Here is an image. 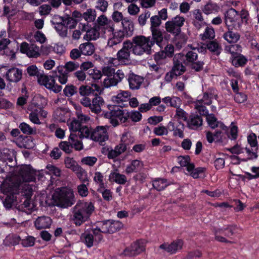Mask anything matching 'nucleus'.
Wrapping results in <instances>:
<instances>
[{
  "label": "nucleus",
  "instance_id": "f257e3e1",
  "mask_svg": "<svg viewBox=\"0 0 259 259\" xmlns=\"http://www.w3.org/2000/svg\"><path fill=\"white\" fill-rule=\"evenodd\" d=\"M75 202L73 191L67 187H61L57 189L52 198L47 197L45 204L40 202V205L45 207H54L57 206L62 208L71 206Z\"/></svg>",
  "mask_w": 259,
  "mask_h": 259
},
{
  "label": "nucleus",
  "instance_id": "f03ea898",
  "mask_svg": "<svg viewBox=\"0 0 259 259\" xmlns=\"http://www.w3.org/2000/svg\"><path fill=\"white\" fill-rule=\"evenodd\" d=\"M108 109L110 111L105 114V116L110 119V122L114 127L119 124V120L121 123H125L128 119L134 122L141 120L142 114L138 111L133 110L129 112L127 110L121 109L117 105H109Z\"/></svg>",
  "mask_w": 259,
  "mask_h": 259
},
{
  "label": "nucleus",
  "instance_id": "7ed1b4c3",
  "mask_svg": "<svg viewBox=\"0 0 259 259\" xmlns=\"http://www.w3.org/2000/svg\"><path fill=\"white\" fill-rule=\"evenodd\" d=\"M249 17V13L245 9L239 12L230 8L225 13V23L228 30H239L243 24L248 23Z\"/></svg>",
  "mask_w": 259,
  "mask_h": 259
},
{
  "label": "nucleus",
  "instance_id": "20e7f679",
  "mask_svg": "<svg viewBox=\"0 0 259 259\" xmlns=\"http://www.w3.org/2000/svg\"><path fill=\"white\" fill-rule=\"evenodd\" d=\"M59 147L66 154H70L73 149L76 151H80L83 148L81 141L78 139L76 134L70 133L68 137V141H61L59 144Z\"/></svg>",
  "mask_w": 259,
  "mask_h": 259
},
{
  "label": "nucleus",
  "instance_id": "39448f33",
  "mask_svg": "<svg viewBox=\"0 0 259 259\" xmlns=\"http://www.w3.org/2000/svg\"><path fill=\"white\" fill-rule=\"evenodd\" d=\"M146 244V241L145 240H138L125 248L120 255L127 256L138 255L145 250Z\"/></svg>",
  "mask_w": 259,
  "mask_h": 259
},
{
  "label": "nucleus",
  "instance_id": "423d86ee",
  "mask_svg": "<svg viewBox=\"0 0 259 259\" xmlns=\"http://www.w3.org/2000/svg\"><path fill=\"white\" fill-rule=\"evenodd\" d=\"M102 230L103 233L111 234L119 231L123 226L122 223L118 221L112 220L98 222Z\"/></svg>",
  "mask_w": 259,
  "mask_h": 259
},
{
  "label": "nucleus",
  "instance_id": "0eeeda50",
  "mask_svg": "<svg viewBox=\"0 0 259 259\" xmlns=\"http://www.w3.org/2000/svg\"><path fill=\"white\" fill-rule=\"evenodd\" d=\"M185 19L183 17L177 16L171 21L166 22L165 27L166 31L174 36L181 32V27L184 25Z\"/></svg>",
  "mask_w": 259,
  "mask_h": 259
},
{
  "label": "nucleus",
  "instance_id": "6e6552de",
  "mask_svg": "<svg viewBox=\"0 0 259 259\" xmlns=\"http://www.w3.org/2000/svg\"><path fill=\"white\" fill-rule=\"evenodd\" d=\"M18 174L24 182H34L36 171L30 165H23L18 170Z\"/></svg>",
  "mask_w": 259,
  "mask_h": 259
},
{
  "label": "nucleus",
  "instance_id": "1a4fd4ad",
  "mask_svg": "<svg viewBox=\"0 0 259 259\" xmlns=\"http://www.w3.org/2000/svg\"><path fill=\"white\" fill-rule=\"evenodd\" d=\"M80 28L83 31H86V34L84 36V38L88 41L91 40H96L100 36V31H101L99 28L95 25L93 27H91L88 24L85 23H80Z\"/></svg>",
  "mask_w": 259,
  "mask_h": 259
},
{
  "label": "nucleus",
  "instance_id": "9d476101",
  "mask_svg": "<svg viewBox=\"0 0 259 259\" xmlns=\"http://www.w3.org/2000/svg\"><path fill=\"white\" fill-rule=\"evenodd\" d=\"M91 139L99 142H105L108 139L107 129L103 126H98L92 132Z\"/></svg>",
  "mask_w": 259,
  "mask_h": 259
},
{
  "label": "nucleus",
  "instance_id": "9b49d317",
  "mask_svg": "<svg viewBox=\"0 0 259 259\" xmlns=\"http://www.w3.org/2000/svg\"><path fill=\"white\" fill-rule=\"evenodd\" d=\"M187 127L192 130H197L203 125L202 117L197 113H191L187 121Z\"/></svg>",
  "mask_w": 259,
  "mask_h": 259
},
{
  "label": "nucleus",
  "instance_id": "f8f14e48",
  "mask_svg": "<svg viewBox=\"0 0 259 259\" xmlns=\"http://www.w3.org/2000/svg\"><path fill=\"white\" fill-rule=\"evenodd\" d=\"M133 41L134 44L138 45L148 51V55L151 53V48L152 44L150 40V36L146 37L144 35H138L133 38Z\"/></svg>",
  "mask_w": 259,
  "mask_h": 259
},
{
  "label": "nucleus",
  "instance_id": "ddd939ff",
  "mask_svg": "<svg viewBox=\"0 0 259 259\" xmlns=\"http://www.w3.org/2000/svg\"><path fill=\"white\" fill-rule=\"evenodd\" d=\"M42 85L47 89L53 91L55 93H59L62 90V86L56 84V80L54 75H49L48 76H44L43 80H41Z\"/></svg>",
  "mask_w": 259,
  "mask_h": 259
},
{
  "label": "nucleus",
  "instance_id": "4468645a",
  "mask_svg": "<svg viewBox=\"0 0 259 259\" xmlns=\"http://www.w3.org/2000/svg\"><path fill=\"white\" fill-rule=\"evenodd\" d=\"M206 121L208 126L211 129L214 130L219 127L220 130L227 133L228 131V127L221 121L218 120L214 114L210 113L206 117Z\"/></svg>",
  "mask_w": 259,
  "mask_h": 259
},
{
  "label": "nucleus",
  "instance_id": "2eb2a0df",
  "mask_svg": "<svg viewBox=\"0 0 259 259\" xmlns=\"http://www.w3.org/2000/svg\"><path fill=\"white\" fill-rule=\"evenodd\" d=\"M23 72L21 69L12 67L8 70L6 77L10 82H18L22 77Z\"/></svg>",
  "mask_w": 259,
  "mask_h": 259
},
{
  "label": "nucleus",
  "instance_id": "dca6fc26",
  "mask_svg": "<svg viewBox=\"0 0 259 259\" xmlns=\"http://www.w3.org/2000/svg\"><path fill=\"white\" fill-rule=\"evenodd\" d=\"M183 243L181 240H177L171 242L170 244L163 243L159 246L160 249L170 254L175 253L177 251L182 248Z\"/></svg>",
  "mask_w": 259,
  "mask_h": 259
},
{
  "label": "nucleus",
  "instance_id": "f3484780",
  "mask_svg": "<svg viewBox=\"0 0 259 259\" xmlns=\"http://www.w3.org/2000/svg\"><path fill=\"white\" fill-rule=\"evenodd\" d=\"M231 54V62L235 67H243L247 64L248 60L243 55L234 52Z\"/></svg>",
  "mask_w": 259,
  "mask_h": 259
},
{
  "label": "nucleus",
  "instance_id": "a211bd4d",
  "mask_svg": "<svg viewBox=\"0 0 259 259\" xmlns=\"http://www.w3.org/2000/svg\"><path fill=\"white\" fill-rule=\"evenodd\" d=\"M92 211H74L72 220L76 226H79L89 219Z\"/></svg>",
  "mask_w": 259,
  "mask_h": 259
},
{
  "label": "nucleus",
  "instance_id": "6ab92c4d",
  "mask_svg": "<svg viewBox=\"0 0 259 259\" xmlns=\"http://www.w3.org/2000/svg\"><path fill=\"white\" fill-rule=\"evenodd\" d=\"M26 73L30 77H36L37 78V82L40 85H42L41 80L44 79V76H48V75H45L42 72H40V70L35 65H31L29 66L26 70Z\"/></svg>",
  "mask_w": 259,
  "mask_h": 259
},
{
  "label": "nucleus",
  "instance_id": "aec40b11",
  "mask_svg": "<svg viewBox=\"0 0 259 259\" xmlns=\"http://www.w3.org/2000/svg\"><path fill=\"white\" fill-rule=\"evenodd\" d=\"M174 184L164 178H157L152 180L153 188L158 191L163 190L167 186Z\"/></svg>",
  "mask_w": 259,
  "mask_h": 259
},
{
  "label": "nucleus",
  "instance_id": "412c9836",
  "mask_svg": "<svg viewBox=\"0 0 259 259\" xmlns=\"http://www.w3.org/2000/svg\"><path fill=\"white\" fill-rule=\"evenodd\" d=\"M152 36H150V40L153 46L155 44L160 46L163 41V38L167 39L166 36H163L162 31L159 28H153L150 29Z\"/></svg>",
  "mask_w": 259,
  "mask_h": 259
},
{
  "label": "nucleus",
  "instance_id": "4be33fe9",
  "mask_svg": "<svg viewBox=\"0 0 259 259\" xmlns=\"http://www.w3.org/2000/svg\"><path fill=\"white\" fill-rule=\"evenodd\" d=\"M52 223V219L49 217L41 216L38 217L34 222V225L37 229L49 228Z\"/></svg>",
  "mask_w": 259,
  "mask_h": 259
},
{
  "label": "nucleus",
  "instance_id": "5701e85b",
  "mask_svg": "<svg viewBox=\"0 0 259 259\" xmlns=\"http://www.w3.org/2000/svg\"><path fill=\"white\" fill-rule=\"evenodd\" d=\"M170 131H174V136H178L180 138H183L184 137V131L185 128L184 124L181 122H179L176 125H175L174 122L170 121L168 123L169 128Z\"/></svg>",
  "mask_w": 259,
  "mask_h": 259
},
{
  "label": "nucleus",
  "instance_id": "b1692460",
  "mask_svg": "<svg viewBox=\"0 0 259 259\" xmlns=\"http://www.w3.org/2000/svg\"><path fill=\"white\" fill-rule=\"evenodd\" d=\"M114 28L112 26H110L109 28V31L113 32V38L110 40L109 43H111L112 45H117L122 41L126 35L125 33L121 30H118L117 31L114 32Z\"/></svg>",
  "mask_w": 259,
  "mask_h": 259
},
{
  "label": "nucleus",
  "instance_id": "393cba45",
  "mask_svg": "<svg viewBox=\"0 0 259 259\" xmlns=\"http://www.w3.org/2000/svg\"><path fill=\"white\" fill-rule=\"evenodd\" d=\"M194 20L193 21V24L196 28L200 29L206 23L204 21V18L202 12L199 9H195L193 12Z\"/></svg>",
  "mask_w": 259,
  "mask_h": 259
},
{
  "label": "nucleus",
  "instance_id": "a878e982",
  "mask_svg": "<svg viewBox=\"0 0 259 259\" xmlns=\"http://www.w3.org/2000/svg\"><path fill=\"white\" fill-rule=\"evenodd\" d=\"M131 96V93L128 91H122L118 93L117 96L112 97V101L117 103H122V105L118 106L119 107L127 106V104H124V102H127Z\"/></svg>",
  "mask_w": 259,
  "mask_h": 259
},
{
  "label": "nucleus",
  "instance_id": "bb28decb",
  "mask_svg": "<svg viewBox=\"0 0 259 259\" xmlns=\"http://www.w3.org/2000/svg\"><path fill=\"white\" fill-rule=\"evenodd\" d=\"M128 145L129 140L127 137V134L124 133L122 134L119 144L117 145L115 147V148L120 155L121 154L126 151Z\"/></svg>",
  "mask_w": 259,
  "mask_h": 259
},
{
  "label": "nucleus",
  "instance_id": "cd10ccee",
  "mask_svg": "<svg viewBox=\"0 0 259 259\" xmlns=\"http://www.w3.org/2000/svg\"><path fill=\"white\" fill-rule=\"evenodd\" d=\"M122 25L123 26L122 31L125 33L126 37H130L133 35L134 30L133 22L127 18H124L122 20Z\"/></svg>",
  "mask_w": 259,
  "mask_h": 259
},
{
  "label": "nucleus",
  "instance_id": "c85d7f7f",
  "mask_svg": "<svg viewBox=\"0 0 259 259\" xmlns=\"http://www.w3.org/2000/svg\"><path fill=\"white\" fill-rule=\"evenodd\" d=\"M217 205L220 207L229 208L233 207L236 210H243L244 208L245 205L239 199H234L232 201L231 205L227 202H222L221 203H217Z\"/></svg>",
  "mask_w": 259,
  "mask_h": 259
},
{
  "label": "nucleus",
  "instance_id": "c756f323",
  "mask_svg": "<svg viewBox=\"0 0 259 259\" xmlns=\"http://www.w3.org/2000/svg\"><path fill=\"white\" fill-rule=\"evenodd\" d=\"M104 102L103 99L101 97L99 96L95 97L92 101L91 111L96 114L100 113L101 111V107Z\"/></svg>",
  "mask_w": 259,
  "mask_h": 259
},
{
  "label": "nucleus",
  "instance_id": "7c9ffc66",
  "mask_svg": "<svg viewBox=\"0 0 259 259\" xmlns=\"http://www.w3.org/2000/svg\"><path fill=\"white\" fill-rule=\"evenodd\" d=\"M234 29L228 30L224 33L223 38L229 43L234 44L237 42L240 39V35L237 32L233 31Z\"/></svg>",
  "mask_w": 259,
  "mask_h": 259
},
{
  "label": "nucleus",
  "instance_id": "2f4dec72",
  "mask_svg": "<svg viewBox=\"0 0 259 259\" xmlns=\"http://www.w3.org/2000/svg\"><path fill=\"white\" fill-rule=\"evenodd\" d=\"M100 225L97 222L91 228L92 233L94 237L97 244H98L103 239V232Z\"/></svg>",
  "mask_w": 259,
  "mask_h": 259
},
{
  "label": "nucleus",
  "instance_id": "473e14b6",
  "mask_svg": "<svg viewBox=\"0 0 259 259\" xmlns=\"http://www.w3.org/2000/svg\"><path fill=\"white\" fill-rule=\"evenodd\" d=\"M82 55L91 56L95 52V48L93 44L87 42L80 45L79 47Z\"/></svg>",
  "mask_w": 259,
  "mask_h": 259
},
{
  "label": "nucleus",
  "instance_id": "72a5a7b5",
  "mask_svg": "<svg viewBox=\"0 0 259 259\" xmlns=\"http://www.w3.org/2000/svg\"><path fill=\"white\" fill-rule=\"evenodd\" d=\"M143 166V162L138 159L133 160L130 164L126 167L125 172L130 174L134 172H137Z\"/></svg>",
  "mask_w": 259,
  "mask_h": 259
},
{
  "label": "nucleus",
  "instance_id": "f704fd0d",
  "mask_svg": "<svg viewBox=\"0 0 259 259\" xmlns=\"http://www.w3.org/2000/svg\"><path fill=\"white\" fill-rule=\"evenodd\" d=\"M52 23L54 25L55 30L61 37L63 38L66 37L68 28L61 21L59 20L56 22L52 21Z\"/></svg>",
  "mask_w": 259,
  "mask_h": 259
},
{
  "label": "nucleus",
  "instance_id": "c9c22d12",
  "mask_svg": "<svg viewBox=\"0 0 259 259\" xmlns=\"http://www.w3.org/2000/svg\"><path fill=\"white\" fill-rule=\"evenodd\" d=\"M94 204L91 202L79 200L73 210H94Z\"/></svg>",
  "mask_w": 259,
  "mask_h": 259
},
{
  "label": "nucleus",
  "instance_id": "e433bc0d",
  "mask_svg": "<svg viewBox=\"0 0 259 259\" xmlns=\"http://www.w3.org/2000/svg\"><path fill=\"white\" fill-rule=\"evenodd\" d=\"M212 231L214 234V239L215 240L225 243H231V242L228 240L224 236V227L221 228H217L214 227Z\"/></svg>",
  "mask_w": 259,
  "mask_h": 259
},
{
  "label": "nucleus",
  "instance_id": "4c0bfd02",
  "mask_svg": "<svg viewBox=\"0 0 259 259\" xmlns=\"http://www.w3.org/2000/svg\"><path fill=\"white\" fill-rule=\"evenodd\" d=\"M206 45L207 49L213 54L219 56L221 53L222 47L215 40L209 41Z\"/></svg>",
  "mask_w": 259,
  "mask_h": 259
},
{
  "label": "nucleus",
  "instance_id": "58836bf2",
  "mask_svg": "<svg viewBox=\"0 0 259 259\" xmlns=\"http://www.w3.org/2000/svg\"><path fill=\"white\" fill-rule=\"evenodd\" d=\"M81 239L88 248L97 244L93 235L90 233L82 234L81 235Z\"/></svg>",
  "mask_w": 259,
  "mask_h": 259
},
{
  "label": "nucleus",
  "instance_id": "ea45409f",
  "mask_svg": "<svg viewBox=\"0 0 259 259\" xmlns=\"http://www.w3.org/2000/svg\"><path fill=\"white\" fill-rule=\"evenodd\" d=\"M1 188L2 192L7 196H15L17 194V190L16 187L9 183H3Z\"/></svg>",
  "mask_w": 259,
  "mask_h": 259
},
{
  "label": "nucleus",
  "instance_id": "a19ab883",
  "mask_svg": "<svg viewBox=\"0 0 259 259\" xmlns=\"http://www.w3.org/2000/svg\"><path fill=\"white\" fill-rule=\"evenodd\" d=\"M21 241L19 236L16 234H9L4 240V243L6 246L16 245L18 244Z\"/></svg>",
  "mask_w": 259,
  "mask_h": 259
},
{
  "label": "nucleus",
  "instance_id": "79ce46f5",
  "mask_svg": "<svg viewBox=\"0 0 259 259\" xmlns=\"http://www.w3.org/2000/svg\"><path fill=\"white\" fill-rule=\"evenodd\" d=\"M130 52H126L121 49L118 51L117 53V58L119 62L124 65L128 64L130 61Z\"/></svg>",
  "mask_w": 259,
  "mask_h": 259
},
{
  "label": "nucleus",
  "instance_id": "37998d69",
  "mask_svg": "<svg viewBox=\"0 0 259 259\" xmlns=\"http://www.w3.org/2000/svg\"><path fill=\"white\" fill-rule=\"evenodd\" d=\"M219 10V7L216 3L208 2L204 5L202 9L203 12L206 15H209L218 12Z\"/></svg>",
  "mask_w": 259,
  "mask_h": 259
},
{
  "label": "nucleus",
  "instance_id": "c03bdc74",
  "mask_svg": "<svg viewBox=\"0 0 259 259\" xmlns=\"http://www.w3.org/2000/svg\"><path fill=\"white\" fill-rule=\"evenodd\" d=\"M59 75L57 74L56 72H53L52 75H54V78L57 77L59 82L61 84H65L68 81V73L65 72L62 67L58 68Z\"/></svg>",
  "mask_w": 259,
  "mask_h": 259
},
{
  "label": "nucleus",
  "instance_id": "a18cd8bd",
  "mask_svg": "<svg viewBox=\"0 0 259 259\" xmlns=\"http://www.w3.org/2000/svg\"><path fill=\"white\" fill-rule=\"evenodd\" d=\"M64 163L66 167L71 169L73 171H78L81 168L73 158L66 157L65 159Z\"/></svg>",
  "mask_w": 259,
  "mask_h": 259
},
{
  "label": "nucleus",
  "instance_id": "49530a36",
  "mask_svg": "<svg viewBox=\"0 0 259 259\" xmlns=\"http://www.w3.org/2000/svg\"><path fill=\"white\" fill-rule=\"evenodd\" d=\"M19 128L21 131L25 135H31L36 134L35 127H31L28 124L23 122L20 124Z\"/></svg>",
  "mask_w": 259,
  "mask_h": 259
},
{
  "label": "nucleus",
  "instance_id": "de8ad7c7",
  "mask_svg": "<svg viewBox=\"0 0 259 259\" xmlns=\"http://www.w3.org/2000/svg\"><path fill=\"white\" fill-rule=\"evenodd\" d=\"M110 177L116 183L118 184L124 185L127 182L126 177L118 172H113L111 174Z\"/></svg>",
  "mask_w": 259,
  "mask_h": 259
},
{
  "label": "nucleus",
  "instance_id": "09e8293b",
  "mask_svg": "<svg viewBox=\"0 0 259 259\" xmlns=\"http://www.w3.org/2000/svg\"><path fill=\"white\" fill-rule=\"evenodd\" d=\"M108 19L106 16L102 15L100 16L95 23V26L99 28L100 30H102L103 28H107L108 26Z\"/></svg>",
  "mask_w": 259,
  "mask_h": 259
},
{
  "label": "nucleus",
  "instance_id": "8fccbe9b",
  "mask_svg": "<svg viewBox=\"0 0 259 259\" xmlns=\"http://www.w3.org/2000/svg\"><path fill=\"white\" fill-rule=\"evenodd\" d=\"M59 19L63 22L65 25H66L67 28L69 27H74L76 24V21L75 19H74L73 18H72L70 16H67L66 17H57L55 19Z\"/></svg>",
  "mask_w": 259,
  "mask_h": 259
},
{
  "label": "nucleus",
  "instance_id": "3c124183",
  "mask_svg": "<svg viewBox=\"0 0 259 259\" xmlns=\"http://www.w3.org/2000/svg\"><path fill=\"white\" fill-rule=\"evenodd\" d=\"M198 56L197 53L195 50L192 49L191 51H188L185 56L186 64L187 65H189L192 63L197 60Z\"/></svg>",
  "mask_w": 259,
  "mask_h": 259
},
{
  "label": "nucleus",
  "instance_id": "603ef678",
  "mask_svg": "<svg viewBox=\"0 0 259 259\" xmlns=\"http://www.w3.org/2000/svg\"><path fill=\"white\" fill-rule=\"evenodd\" d=\"M79 67V64L78 62L68 61L67 62L64 66H62L63 70L67 73L74 71L77 69Z\"/></svg>",
  "mask_w": 259,
  "mask_h": 259
},
{
  "label": "nucleus",
  "instance_id": "864d4df0",
  "mask_svg": "<svg viewBox=\"0 0 259 259\" xmlns=\"http://www.w3.org/2000/svg\"><path fill=\"white\" fill-rule=\"evenodd\" d=\"M82 126L83 125L79 120L76 119H73L69 125L70 133L76 134L75 133L77 132L79 133L80 129L81 128Z\"/></svg>",
  "mask_w": 259,
  "mask_h": 259
},
{
  "label": "nucleus",
  "instance_id": "5fc2aeb1",
  "mask_svg": "<svg viewBox=\"0 0 259 259\" xmlns=\"http://www.w3.org/2000/svg\"><path fill=\"white\" fill-rule=\"evenodd\" d=\"M224 227V236L225 237L230 238L237 232V227L235 225H229Z\"/></svg>",
  "mask_w": 259,
  "mask_h": 259
},
{
  "label": "nucleus",
  "instance_id": "6e6d98bb",
  "mask_svg": "<svg viewBox=\"0 0 259 259\" xmlns=\"http://www.w3.org/2000/svg\"><path fill=\"white\" fill-rule=\"evenodd\" d=\"M77 88L73 84H67L63 90L64 95L68 97H70L77 93Z\"/></svg>",
  "mask_w": 259,
  "mask_h": 259
},
{
  "label": "nucleus",
  "instance_id": "4d7b16f0",
  "mask_svg": "<svg viewBox=\"0 0 259 259\" xmlns=\"http://www.w3.org/2000/svg\"><path fill=\"white\" fill-rule=\"evenodd\" d=\"M92 131H91V130L89 128L88 126L85 125H83L81 129H80V131H79V133H78L77 136L78 138L81 139L84 138H89L91 139V134Z\"/></svg>",
  "mask_w": 259,
  "mask_h": 259
},
{
  "label": "nucleus",
  "instance_id": "13d9d810",
  "mask_svg": "<svg viewBox=\"0 0 259 259\" xmlns=\"http://www.w3.org/2000/svg\"><path fill=\"white\" fill-rule=\"evenodd\" d=\"M96 16V11L91 9H88L87 12L83 14V19L87 21V24H88V22H93Z\"/></svg>",
  "mask_w": 259,
  "mask_h": 259
},
{
  "label": "nucleus",
  "instance_id": "bf43d9fd",
  "mask_svg": "<svg viewBox=\"0 0 259 259\" xmlns=\"http://www.w3.org/2000/svg\"><path fill=\"white\" fill-rule=\"evenodd\" d=\"M201 39L203 40L206 39H213L215 37L214 30L212 27H207L203 34H201Z\"/></svg>",
  "mask_w": 259,
  "mask_h": 259
},
{
  "label": "nucleus",
  "instance_id": "052dcab7",
  "mask_svg": "<svg viewBox=\"0 0 259 259\" xmlns=\"http://www.w3.org/2000/svg\"><path fill=\"white\" fill-rule=\"evenodd\" d=\"M195 109L197 110L200 114L199 115L201 117L205 116L206 117L207 116L210 114L207 108L204 105H203L202 104H199V103L197 102H195Z\"/></svg>",
  "mask_w": 259,
  "mask_h": 259
},
{
  "label": "nucleus",
  "instance_id": "680f3d73",
  "mask_svg": "<svg viewBox=\"0 0 259 259\" xmlns=\"http://www.w3.org/2000/svg\"><path fill=\"white\" fill-rule=\"evenodd\" d=\"M171 69L175 73H177V74L178 76L182 75L186 71L185 66L179 61H177L174 63V65Z\"/></svg>",
  "mask_w": 259,
  "mask_h": 259
},
{
  "label": "nucleus",
  "instance_id": "e2e57ef3",
  "mask_svg": "<svg viewBox=\"0 0 259 259\" xmlns=\"http://www.w3.org/2000/svg\"><path fill=\"white\" fill-rule=\"evenodd\" d=\"M176 43L177 46H182L186 43L187 36L184 33L180 32L179 34L174 36Z\"/></svg>",
  "mask_w": 259,
  "mask_h": 259
},
{
  "label": "nucleus",
  "instance_id": "0e129e2a",
  "mask_svg": "<svg viewBox=\"0 0 259 259\" xmlns=\"http://www.w3.org/2000/svg\"><path fill=\"white\" fill-rule=\"evenodd\" d=\"M78 91L81 96L87 97L93 93L94 90L88 85H82L79 87Z\"/></svg>",
  "mask_w": 259,
  "mask_h": 259
},
{
  "label": "nucleus",
  "instance_id": "69168bd1",
  "mask_svg": "<svg viewBox=\"0 0 259 259\" xmlns=\"http://www.w3.org/2000/svg\"><path fill=\"white\" fill-rule=\"evenodd\" d=\"M204 62L203 61H195L189 65L190 68L196 72H200L203 69Z\"/></svg>",
  "mask_w": 259,
  "mask_h": 259
},
{
  "label": "nucleus",
  "instance_id": "338daca9",
  "mask_svg": "<svg viewBox=\"0 0 259 259\" xmlns=\"http://www.w3.org/2000/svg\"><path fill=\"white\" fill-rule=\"evenodd\" d=\"M119 82L118 79L113 75V77L105 78L103 83L105 88H109L111 86L116 85Z\"/></svg>",
  "mask_w": 259,
  "mask_h": 259
},
{
  "label": "nucleus",
  "instance_id": "774afa93",
  "mask_svg": "<svg viewBox=\"0 0 259 259\" xmlns=\"http://www.w3.org/2000/svg\"><path fill=\"white\" fill-rule=\"evenodd\" d=\"M211 94L209 95L207 92L203 93V97L202 99L197 100L196 102L199 104H204V105H209L212 103Z\"/></svg>",
  "mask_w": 259,
  "mask_h": 259
}]
</instances>
